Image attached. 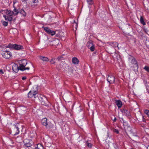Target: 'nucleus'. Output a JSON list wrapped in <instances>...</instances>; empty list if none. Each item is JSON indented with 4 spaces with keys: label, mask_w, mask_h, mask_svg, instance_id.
I'll return each instance as SVG.
<instances>
[{
    "label": "nucleus",
    "mask_w": 149,
    "mask_h": 149,
    "mask_svg": "<svg viewBox=\"0 0 149 149\" xmlns=\"http://www.w3.org/2000/svg\"><path fill=\"white\" fill-rule=\"evenodd\" d=\"M144 69H145L147 72H149V67L147 66H145L144 67Z\"/></svg>",
    "instance_id": "obj_29"
},
{
    "label": "nucleus",
    "mask_w": 149,
    "mask_h": 149,
    "mask_svg": "<svg viewBox=\"0 0 149 149\" xmlns=\"http://www.w3.org/2000/svg\"><path fill=\"white\" fill-rule=\"evenodd\" d=\"M11 133L15 135L19 134V128L16 125L14 126L11 130Z\"/></svg>",
    "instance_id": "obj_7"
},
{
    "label": "nucleus",
    "mask_w": 149,
    "mask_h": 149,
    "mask_svg": "<svg viewBox=\"0 0 149 149\" xmlns=\"http://www.w3.org/2000/svg\"><path fill=\"white\" fill-rule=\"evenodd\" d=\"M72 63L75 64H78L79 61L78 59L76 57H74L72 58Z\"/></svg>",
    "instance_id": "obj_19"
},
{
    "label": "nucleus",
    "mask_w": 149,
    "mask_h": 149,
    "mask_svg": "<svg viewBox=\"0 0 149 149\" xmlns=\"http://www.w3.org/2000/svg\"><path fill=\"white\" fill-rule=\"evenodd\" d=\"M50 62L52 64H54L55 63V62L54 61V59L52 58L50 61Z\"/></svg>",
    "instance_id": "obj_32"
},
{
    "label": "nucleus",
    "mask_w": 149,
    "mask_h": 149,
    "mask_svg": "<svg viewBox=\"0 0 149 149\" xmlns=\"http://www.w3.org/2000/svg\"><path fill=\"white\" fill-rule=\"evenodd\" d=\"M22 48V47L20 45L14 44V49L18 50Z\"/></svg>",
    "instance_id": "obj_17"
},
{
    "label": "nucleus",
    "mask_w": 149,
    "mask_h": 149,
    "mask_svg": "<svg viewBox=\"0 0 149 149\" xmlns=\"http://www.w3.org/2000/svg\"><path fill=\"white\" fill-rule=\"evenodd\" d=\"M33 3H36V5H37V3H38V0H33Z\"/></svg>",
    "instance_id": "obj_33"
},
{
    "label": "nucleus",
    "mask_w": 149,
    "mask_h": 149,
    "mask_svg": "<svg viewBox=\"0 0 149 149\" xmlns=\"http://www.w3.org/2000/svg\"><path fill=\"white\" fill-rule=\"evenodd\" d=\"M24 142L25 146L27 147L31 146V144L28 139H24Z\"/></svg>",
    "instance_id": "obj_12"
},
{
    "label": "nucleus",
    "mask_w": 149,
    "mask_h": 149,
    "mask_svg": "<svg viewBox=\"0 0 149 149\" xmlns=\"http://www.w3.org/2000/svg\"><path fill=\"white\" fill-rule=\"evenodd\" d=\"M147 149H149V145L148 146Z\"/></svg>",
    "instance_id": "obj_40"
},
{
    "label": "nucleus",
    "mask_w": 149,
    "mask_h": 149,
    "mask_svg": "<svg viewBox=\"0 0 149 149\" xmlns=\"http://www.w3.org/2000/svg\"><path fill=\"white\" fill-rule=\"evenodd\" d=\"M41 123L42 125L46 126L47 128H50L53 127V125L50 123H47V119L46 118H43L41 120Z\"/></svg>",
    "instance_id": "obj_3"
},
{
    "label": "nucleus",
    "mask_w": 149,
    "mask_h": 149,
    "mask_svg": "<svg viewBox=\"0 0 149 149\" xmlns=\"http://www.w3.org/2000/svg\"><path fill=\"white\" fill-rule=\"evenodd\" d=\"M116 103L119 108H120L122 105V102L120 100H116Z\"/></svg>",
    "instance_id": "obj_18"
},
{
    "label": "nucleus",
    "mask_w": 149,
    "mask_h": 149,
    "mask_svg": "<svg viewBox=\"0 0 149 149\" xmlns=\"http://www.w3.org/2000/svg\"><path fill=\"white\" fill-rule=\"evenodd\" d=\"M37 92L36 91H31L28 94V97L29 98H35L37 97Z\"/></svg>",
    "instance_id": "obj_5"
},
{
    "label": "nucleus",
    "mask_w": 149,
    "mask_h": 149,
    "mask_svg": "<svg viewBox=\"0 0 149 149\" xmlns=\"http://www.w3.org/2000/svg\"><path fill=\"white\" fill-rule=\"evenodd\" d=\"M66 100H65V101H66Z\"/></svg>",
    "instance_id": "obj_43"
},
{
    "label": "nucleus",
    "mask_w": 149,
    "mask_h": 149,
    "mask_svg": "<svg viewBox=\"0 0 149 149\" xmlns=\"http://www.w3.org/2000/svg\"><path fill=\"white\" fill-rule=\"evenodd\" d=\"M66 100H65V101H66Z\"/></svg>",
    "instance_id": "obj_42"
},
{
    "label": "nucleus",
    "mask_w": 149,
    "mask_h": 149,
    "mask_svg": "<svg viewBox=\"0 0 149 149\" xmlns=\"http://www.w3.org/2000/svg\"><path fill=\"white\" fill-rule=\"evenodd\" d=\"M12 69L14 71L16 72L19 70V66H18L15 63H13L12 65Z\"/></svg>",
    "instance_id": "obj_13"
},
{
    "label": "nucleus",
    "mask_w": 149,
    "mask_h": 149,
    "mask_svg": "<svg viewBox=\"0 0 149 149\" xmlns=\"http://www.w3.org/2000/svg\"><path fill=\"white\" fill-rule=\"evenodd\" d=\"M19 13L20 14L24 16H26V13L24 10L22 9L20 10Z\"/></svg>",
    "instance_id": "obj_22"
},
{
    "label": "nucleus",
    "mask_w": 149,
    "mask_h": 149,
    "mask_svg": "<svg viewBox=\"0 0 149 149\" xmlns=\"http://www.w3.org/2000/svg\"><path fill=\"white\" fill-rule=\"evenodd\" d=\"M1 74L3 73V71L2 70H0V74H1Z\"/></svg>",
    "instance_id": "obj_38"
},
{
    "label": "nucleus",
    "mask_w": 149,
    "mask_h": 149,
    "mask_svg": "<svg viewBox=\"0 0 149 149\" xmlns=\"http://www.w3.org/2000/svg\"><path fill=\"white\" fill-rule=\"evenodd\" d=\"M140 21L141 23L143 25H145L146 23L144 22L143 19L142 17H140Z\"/></svg>",
    "instance_id": "obj_24"
},
{
    "label": "nucleus",
    "mask_w": 149,
    "mask_h": 149,
    "mask_svg": "<svg viewBox=\"0 0 149 149\" xmlns=\"http://www.w3.org/2000/svg\"><path fill=\"white\" fill-rule=\"evenodd\" d=\"M17 2V1L16 0H14L13 3V7L14 8V9L13 10V15H17V14L19 13V12L18 10L16 8L15 4Z\"/></svg>",
    "instance_id": "obj_11"
},
{
    "label": "nucleus",
    "mask_w": 149,
    "mask_h": 149,
    "mask_svg": "<svg viewBox=\"0 0 149 149\" xmlns=\"http://www.w3.org/2000/svg\"><path fill=\"white\" fill-rule=\"evenodd\" d=\"M112 46L114 47H118V43L116 42H113L111 43Z\"/></svg>",
    "instance_id": "obj_23"
},
{
    "label": "nucleus",
    "mask_w": 149,
    "mask_h": 149,
    "mask_svg": "<svg viewBox=\"0 0 149 149\" xmlns=\"http://www.w3.org/2000/svg\"><path fill=\"white\" fill-rule=\"evenodd\" d=\"M45 31L48 34H50L52 36H53L56 33V32L52 30L49 29L47 27H42Z\"/></svg>",
    "instance_id": "obj_9"
},
{
    "label": "nucleus",
    "mask_w": 149,
    "mask_h": 149,
    "mask_svg": "<svg viewBox=\"0 0 149 149\" xmlns=\"http://www.w3.org/2000/svg\"><path fill=\"white\" fill-rule=\"evenodd\" d=\"M73 29L74 31H76L78 26V24L76 23L75 21H74V23L73 24Z\"/></svg>",
    "instance_id": "obj_20"
},
{
    "label": "nucleus",
    "mask_w": 149,
    "mask_h": 149,
    "mask_svg": "<svg viewBox=\"0 0 149 149\" xmlns=\"http://www.w3.org/2000/svg\"><path fill=\"white\" fill-rule=\"evenodd\" d=\"M2 23L5 26H6L8 25V23L4 21H2Z\"/></svg>",
    "instance_id": "obj_27"
},
{
    "label": "nucleus",
    "mask_w": 149,
    "mask_h": 149,
    "mask_svg": "<svg viewBox=\"0 0 149 149\" xmlns=\"http://www.w3.org/2000/svg\"><path fill=\"white\" fill-rule=\"evenodd\" d=\"M116 118H114V119L113 120V121H116Z\"/></svg>",
    "instance_id": "obj_39"
},
{
    "label": "nucleus",
    "mask_w": 149,
    "mask_h": 149,
    "mask_svg": "<svg viewBox=\"0 0 149 149\" xmlns=\"http://www.w3.org/2000/svg\"><path fill=\"white\" fill-rule=\"evenodd\" d=\"M6 47H8L12 49H14V45H13L11 44H9L8 46H7Z\"/></svg>",
    "instance_id": "obj_25"
},
{
    "label": "nucleus",
    "mask_w": 149,
    "mask_h": 149,
    "mask_svg": "<svg viewBox=\"0 0 149 149\" xmlns=\"http://www.w3.org/2000/svg\"><path fill=\"white\" fill-rule=\"evenodd\" d=\"M87 1L90 5H91L93 3V0H87Z\"/></svg>",
    "instance_id": "obj_30"
},
{
    "label": "nucleus",
    "mask_w": 149,
    "mask_h": 149,
    "mask_svg": "<svg viewBox=\"0 0 149 149\" xmlns=\"http://www.w3.org/2000/svg\"><path fill=\"white\" fill-rule=\"evenodd\" d=\"M62 58V57H61V56H60V57H58V58H57V59H58V61H60L61 60V59Z\"/></svg>",
    "instance_id": "obj_36"
},
{
    "label": "nucleus",
    "mask_w": 149,
    "mask_h": 149,
    "mask_svg": "<svg viewBox=\"0 0 149 149\" xmlns=\"http://www.w3.org/2000/svg\"><path fill=\"white\" fill-rule=\"evenodd\" d=\"M87 45L88 47L90 49L91 51L93 52L94 51L95 47L92 41H90L88 42L87 43Z\"/></svg>",
    "instance_id": "obj_8"
},
{
    "label": "nucleus",
    "mask_w": 149,
    "mask_h": 149,
    "mask_svg": "<svg viewBox=\"0 0 149 149\" xmlns=\"http://www.w3.org/2000/svg\"><path fill=\"white\" fill-rule=\"evenodd\" d=\"M115 79V77L112 75L108 76L107 79L108 82L111 84L114 83Z\"/></svg>",
    "instance_id": "obj_10"
},
{
    "label": "nucleus",
    "mask_w": 149,
    "mask_h": 149,
    "mask_svg": "<svg viewBox=\"0 0 149 149\" xmlns=\"http://www.w3.org/2000/svg\"><path fill=\"white\" fill-rule=\"evenodd\" d=\"M40 58L44 62L48 61H49V58L46 57L40 56Z\"/></svg>",
    "instance_id": "obj_16"
},
{
    "label": "nucleus",
    "mask_w": 149,
    "mask_h": 149,
    "mask_svg": "<svg viewBox=\"0 0 149 149\" xmlns=\"http://www.w3.org/2000/svg\"><path fill=\"white\" fill-rule=\"evenodd\" d=\"M26 77H24L22 78V79L23 80H25L26 79Z\"/></svg>",
    "instance_id": "obj_37"
},
{
    "label": "nucleus",
    "mask_w": 149,
    "mask_h": 149,
    "mask_svg": "<svg viewBox=\"0 0 149 149\" xmlns=\"http://www.w3.org/2000/svg\"><path fill=\"white\" fill-rule=\"evenodd\" d=\"M113 132H115L116 133H117V134H118L119 133V131H118V130H117V129H114V130H113Z\"/></svg>",
    "instance_id": "obj_34"
},
{
    "label": "nucleus",
    "mask_w": 149,
    "mask_h": 149,
    "mask_svg": "<svg viewBox=\"0 0 149 149\" xmlns=\"http://www.w3.org/2000/svg\"><path fill=\"white\" fill-rule=\"evenodd\" d=\"M1 54L4 58L6 59L9 58L11 56V53L7 51H3L1 53Z\"/></svg>",
    "instance_id": "obj_6"
},
{
    "label": "nucleus",
    "mask_w": 149,
    "mask_h": 149,
    "mask_svg": "<svg viewBox=\"0 0 149 149\" xmlns=\"http://www.w3.org/2000/svg\"><path fill=\"white\" fill-rule=\"evenodd\" d=\"M37 146V148H39V149H43V147L40 144H38Z\"/></svg>",
    "instance_id": "obj_26"
},
{
    "label": "nucleus",
    "mask_w": 149,
    "mask_h": 149,
    "mask_svg": "<svg viewBox=\"0 0 149 149\" xmlns=\"http://www.w3.org/2000/svg\"><path fill=\"white\" fill-rule=\"evenodd\" d=\"M1 11L4 12L6 14V15H3V17L5 18L6 20L9 21H11L12 20L13 17L12 16L13 15V11L8 10H2Z\"/></svg>",
    "instance_id": "obj_1"
},
{
    "label": "nucleus",
    "mask_w": 149,
    "mask_h": 149,
    "mask_svg": "<svg viewBox=\"0 0 149 149\" xmlns=\"http://www.w3.org/2000/svg\"><path fill=\"white\" fill-rule=\"evenodd\" d=\"M87 145L88 147H90V148L91 147V146H92L91 144L90 143H87Z\"/></svg>",
    "instance_id": "obj_35"
},
{
    "label": "nucleus",
    "mask_w": 149,
    "mask_h": 149,
    "mask_svg": "<svg viewBox=\"0 0 149 149\" xmlns=\"http://www.w3.org/2000/svg\"><path fill=\"white\" fill-rule=\"evenodd\" d=\"M64 98H65V99L66 100H67L68 98H69V96L68 95H67L66 94L65 95H64Z\"/></svg>",
    "instance_id": "obj_31"
},
{
    "label": "nucleus",
    "mask_w": 149,
    "mask_h": 149,
    "mask_svg": "<svg viewBox=\"0 0 149 149\" xmlns=\"http://www.w3.org/2000/svg\"><path fill=\"white\" fill-rule=\"evenodd\" d=\"M40 98L39 99L40 100L41 102V103L42 104L45 105L46 104L47 102V100L46 97H40Z\"/></svg>",
    "instance_id": "obj_14"
},
{
    "label": "nucleus",
    "mask_w": 149,
    "mask_h": 149,
    "mask_svg": "<svg viewBox=\"0 0 149 149\" xmlns=\"http://www.w3.org/2000/svg\"><path fill=\"white\" fill-rule=\"evenodd\" d=\"M144 112L147 115L148 117H149V111L148 110H145Z\"/></svg>",
    "instance_id": "obj_28"
},
{
    "label": "nucleus",
    "mask_w": 149,
    "mask_h": 149,
    "mask_svg": "<svg viewBox=\"0 0 149 149\" xmlns=\"http://www.w3.org/2000/svg\"><path fill=\"white\" fill-rule=\"evenodd\" d=\"M30 65H31V64L30 63Z\"/></svg>",
    "instance_id": "obj_41"
},
{
    "label": "nucleus",
    "mask_w": 149,
    "mask_h": 149,
    "mask_svg": "<svg viewBox=\"0 0 149 149\" xmlns=\"http://www.w3.org/2000/svg\"><path fill=\"white\" fill-rule=\"evenodd\" d=\"M130 61L131 63V67L134 68V70H137L138 68V65L135 59L133 58L130 59Z\"/></svg>",
    "instance_id": "obj_4"
},
{
    "label": "nucleus",
    "mask_w": 149,
    "mask_h": 149,
    "mask_svg": "<svg viewBox=\"0 0 149 149\" xmlns=\"http://www.w3.org/2000/svg\"><path fill=\"white\" fill-rule=\"evenodd\" d=\"M123 112L124 113V114H125L126 116H129L130 115L129 111L127 110H124L123 111Z\"/></svg>",
    "instance_id": "obj_21"
},
{
    "label": "nucleus",
    "mask_w": 149,
    "mask_h": 149,
    "mask_svg": "<svg viewBox=\"0 0 149 149\" xmlns=\"http://www.w3.org/2000/svg\"><path fill=\"white\" fill-rule=\"evenodd\" d=\"M52 42V44L53 45L56 46L59 44V41L58 39H56L53 40Z\"/></svg>",
    "instance_id": "obj_15"
},
{
    "label": "nucleus",
    "mask_w": 149,
    "mask_h": 149,
    "mask_svg": "<svg viewBox=\"0 0 149 149\" xmlns=\"http://www.w3.org/2000/svg\"><path fill=\"white\" fill-rule=\"evenodd\" d=\"M20 65L19 66V70L22 71H24L25 70H29V65L28 66L26 67V66L27 65V61L25 60H22L21 63H19Z\"/></svg>",
    "instance_id": "obj_2"
}]
</instances>
